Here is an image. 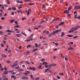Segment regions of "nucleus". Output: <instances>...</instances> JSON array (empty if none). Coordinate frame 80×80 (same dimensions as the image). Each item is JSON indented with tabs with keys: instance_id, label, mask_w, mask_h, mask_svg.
I'll return each instance as SVG.
<instances>
[{
	"instance_id": "f257e3e1",
	"label": "nucleus",
	"mask_w": 80,
	"mask_h": 80,
	"mask_svg": "<svg viewBox=\"0 0 80 80\" xmlns=\"http://www.w3.org/2000/svg\"><path fill=\"white\" fill-rule=\"evenodd\" d=\"M18 66V63H14L13 65L11 66V67L12 68H13V67H17Z\"/></svg>"
},
{
	"instance_id": "f03ea898",
	"label": "nucleus",
	"mask_w": 80,
	"mask_h": 80,
	"mask_svg": "<svg viewBox=\"0 0 80 80\" xmlns=\"http://www.w3.org/2000/svg\"><path fill=\"white\" fill-rule=\"evenodd\" d=\"M29 70H32L34 71L35 70H36V68H35L34 67H30L29 68Z\"/></svg>"
},
{
	"instance_id": "7ed1b4c3",
	"label": "nucleus",
	"mask_w": 80,
	"mask_h": 80,
	"mask_svg": "<svg viewBox=\"0 0 80 80\" xmlns=\"http://www.w3.org/2000/svg\"><path fill=\"white\" fill-rule=\"evenodd\" d=\"M21 78H22V79H26V80H28V78L27 77L24 76L21 77Z\"/></svg>"
},
{
	"instance_id": "20e7f679",
	"label": "nucleus",
	"mask_w": 80,
	"mask_h": 80,
	"mask_svg": "<svg viewBox=\"0 0 80 80\" xmlns=\"http://www.w3.org/2000/svg\"><path fill=\"white\" fill-rule=\"evenodd\" d=\"M11 78H13L14 80H16V77L15 76L12 75L11 76Z\"/></svg>"
},
{
	"instance_id": "39448f33",
	"label": "nucleus",
	"mask_w": 80,
	"mask_h": 80,
	"mask_svg": "<svg viewBox=\"0 0 80 80\" xmlns=\"http://www.w3.org/2000/svg\"><path fill=\"white\" fill-rule=\"evenodd\" d=\"M64 24H65V22H61L59 24V25L60 26L61 25H63Z\"/></svg>"
},
{
	"instance_id": "423d86ee",
	"label": "nucleus",
	"mask_w": 80,
	"mask_h": 80,
	"mask_svg": "<svg viewBox=\"0 0 80 80\" xmlns=\"http://www.w3.org/2000/svg\"><path fill=\"white\" fill-rule=\"evenodd\" d=\"M33 40V39L31 38L30 40L27 39L26 40H25L24 41V42H29V41H32Z\"/></svg>"
},
{
	"instance_id": "0eeeda50",
	"label": "nucleus",
	"mask_w": 80,
	"mask_h": 80,
	"mask_svg": "<svg viewBox=\"0 0 80 80\" xmlns=\"http://www.w3.org/2000/svg\"><path fill=\"white\" fill-rule=\"evenodd\" d=\"M72 6H71L68 9V10L69 12H70L72 10Z\"/></svg>"
},
{
	"instance_id": "6e6552de",
	"label": "nucleus",
	"mask_w": 80,
	"mask_h": 80,
	"mask_svg": "<svg viewBox=\"0 0 80 80\" xmlns=\"http://www.w3.org/2000/svg\"><path fill=\"white\" fill-rule=\"evenodd\" d=\"M80 28V26H77L75 28H74L76 30H77V29H78V28Z\"/></svg>"
},
{
	"instance_id": "1a4fd4ad",
	"label": "nucleus",
	"mask_w": 80,
	"mask_h": 80,
	"mask_svg": "<svg viewBox=\"0 0 80 80\" xmlns=\"http://www.w3.org/2000/svg\"><path fill=\"white\" fill-rule=\"evenodd\" d=\"M16 36L17 37H21L22 36V34H16Z\"/></svg>"
},
{
	"instance_id": "9d476101",
	"label": "nucleus",
	"mask_w": 80,
	"mask_h": 80,
	"mask_svg": "<svg viewBox=\"0 0 80 80\" xmlns=\"http://www.w3.org/2000/svg\"><path fill=\"white\" fill-rule=\"evenodd\" d=\"M58 30H57L56 31H55V32H54L53 33V34H55V33H58Z\"/></svg>"
},
{
	"instance_id": "9b49d317",
	"label": "nucleus",
	"mask_w": 80,
	"mask_h": 80,
	"mask_svg": "<svg viewBox=\"0 0 80 80\" xmlns=\"http://www.w3.org/2000/svg\"><path fill=\"white\" fill-rule=\"evenodd\" d=\"M64 13H66L67 14H68L69 13V11H68V10H66L64 12Z\"/></svg>"
},
{
	"instance_id": "f8f14e48",
	"label": "nucleus",
	"mask_w": 80,
	"mask_h": 80,
	"mask_svg": "<svg viewBox=\"0 0 80 80\" xmlns=\"http://www.w3.org/2000/svg\"><path fill=\"white\" fill-rule=\"evenodd\" d=\"M49 69H50V68H48L47 69H46L45 70V72H48Z\"/></svg>"
},
{
	"instance_id": "ddd939ff",
	"label": "nucleus",
	"mask_w": 80,
	"mask_h": 80,
	"mask_svg": "<svg viewBox=\"0 0 80 80\" xmlns=\"http://www.w3.org/2000/svg\"><path fill=\"white\" fill-rule=\"evenodd\" d=\"M64 33L63 32H62V34L61 35V37H63V36H64Z\"/></svg>"
},
{
	"instance_id": "4468645a",
	"label": "nucleus",
	"mask_w": 80,
	"mask_h": 80,
	"mask_svg": "<svg viewBox=\"0 0 80 80\" xmlns=\"http://www.w3.org/2000/svg\"><path fill=\"white\" fill-rule=\"evenodd\" d=\"M71 29L72 30V32H75V30H76L75 29V28H72Z\"/></svg>"
},
{
	"instance_id": "2eb2a0df",
	"label": "nucleus",
	"mask_w": 80,
	"mask_h": 80,
	"mask_svg": "<svg viewBox=\"0 0 80 80\" xmlns=\"http://www.w3.org/2000/svg\"><path fill=\"white\" fill-rule=\"evenodd\" d=\"M8 71H4L3 73L4 75H7V74L8 73Z\"/></svg>"
},
{
	"instance_id": "dca6fc26",
	"label": "nucleus",
	"mask_w": 80,
	"mask_h": 80,
	"mask_svg": "<svg viewBox=\"0 0 80 80\" xmlns=\"http://www.w3.org/2000/svg\"><path fill=\"white\" fill-rule=\"evenodd\" d=\"M38 50V48H35L32 50V52H35L36 51H37V50Z\"/></svg>"
},
{
	"instance_id": "f3484780",
	"label": "nucleus",
	"mask_w": 80,
	"mask_h": 80,
	"mask_svg": "<svg viewBox=\"0 0 80 80\" xmlns=\"http://www.w3.org/2000/svg\"><path fill=\"white\" fill-rule=\"evenodd\" d=\"M12 10H17V9L16 8L13 7L12 8Z\"/></svg>"
},
{
	"instance_id": "a211bd4d",
	"label": "nucleus",
	"mask_w": 80,
	"mask_h": 80,
	"mask_svg": "<svg viewBox=\"0 0 80 80\" xmlns=\"http://www.w3.org/2000/svg\"><path fill=\"white\" fill-rule=\"evenodd\" d=\"M54 35L53 32H52V33H51V34H49L48 35V37H51V36H52V35Z\"/></svg>"
},
{
	"instance_id": "6ab92c4d",
	"label": "nucleus",
	"mask_w": 80,
	"mask_h": 80,
	"mask_svg": "<svg viewBox=\"0 0 80 80\" xmlns=\"http://www.w3.org/2000/svg\"><path fill=\"white\" fill-rule=\"evenodd\" d=\"M47 62H43L42 63L43 65H47Z\"/></svg>"
},
{
	"instance_id": "aec40b11",
	"label": "nucleus",
	"mask_w": 80,
	"mask_h": 80,
	"mask_svg": "<svg viewBox=\"0 0 80 80\" xmlns=\"http://www.w3.org/2000/svg\"><path fill=\"white\" fill-rule=\"evenodd\" d=\"M30 77L31 79H32V80H34V78H33V75H32V74H31L30 75Z\"/></svg>"
},
{
	"instance_id": "412c9836",
	"label": "nucleus",
	"mask_w": 80,
	"mask_h": 80,
	"mask_svg": "<svg viewBox=\"0 0 80 80\" xmlns=\"http://www.w3.org/2000/svg\"><path fill=\"white\" fill-rule=\"evenodd\" d=\"M14 28H19V26H18V25H16L14 27Z\"/></svg>"
},
{
	"instance_id": "4be33fe9",
	"label": "nucleus",
	"mask_w": 80,
	"mask_h": 80,
	"mask_svg": "<svg viewBox=\"0 0 80 80\" xmlns=\"http://www.w3.org/2000/svg\"><path fill=\"white\" fill-rule=\"evenodd\" d=\"M26 73H27L28 74H29V73H30V72L29 71H25Z\"/></svg>"
},
{
	"instance_id": "5701e85b",
	"label": "nucleus",
	"mask_w": 80,
	"mask_h": 80,
	"mask_svg": "<svg viewBox=\"0 0 80 80\" xmlns=\"http://www.w3.org/2000/svg\"><path fill=\"white\" fill-rule=\"evenodd\" d=\"M67 37H73V36L72 35H68Z\"/></svg>"
},
{
	"instance_id": "b1692460",
	"label": "nucleus",
	"mask_w": 80,
	"mask_h": 80,
	"mask_svg": "<svg viewBox=\"0 0 80 80\" xmlns=\"http://www.w3.org/2000/svg\"><path fill=\"white\" fill-rule=\"evenodd\" d=\"M18 71H19V72H23L24 70H23V69H20L18 70Z\"/></svg>"
},
{
	"instance_id": "393cba45",
	"label": "nucleus",
	"mask_w": 80,
	"mask_h": 80,
	"mask_svg": "<svg viewBox=\"0 0 80 80\" xmlns=\"http://www.w3.org/2000/svg\"><path fill=\"white\" fill-rule=\"evenodd\" d=\"M6 3H7L8 4V5H9L10 4V1H9V0H7L6 1Z\"/></svg>"
},
{
	"instance_id": "a878e982",
	"label": "nucleus",
	"mask_w": 80,
	"mask_h": 80,
	"mask_svg": "<svg viewBox=\"0 0 80 80\" xmlns=\"http://www.w3.org/2000/svg\"><path fill=\"white\" fill-rule=\"evenodd\" d=\"M10 23H13V22H15V21H14V20H10Z\"/></svg>"
},
{
	"instance_id": "bb28decb",
	"label": "nucleus",
	"mask_w": 80,
	"mask_h": 80,
	"mask_svg": "<svg viewBox=\"0 0 80 80\" xmlns=\"http://www.w3.org/2000/svg\"><path fill=\"white\" fill-rule=\"evenodd\" d=\"M41 62H45V59L44 58L42 59L41 60Z\"/></svg>"
},
{
	"instance_id": "cd10ccee",
	"label": "nucleus",
	"mask_w": 80,
	"mask_h": 80,
	"mask_svg": "<svg viewBox=\"0 0 80 80\" xmlns=\"http://www.w3.org/2000/svg\"><path fill=\"white\" fill-rule=\"evenodd\" d=\"M73 32L72 31V30L71 29L68 32V33H72Z\"/></svg>"
},
{
	"instance_id": "c85d7f7f",
	"label": "nucleus",
	"mask_w": 80,
	"mask_h": 80,
	"mask_svg": "<svg viewBox=\"0 0 80 80\" xmlns=\"http://www.w3.org/2000/svg\"><path fill=\"white\" fill-rule=\"evenodd\" d=\"M51 65L53 67V66H54V67H55V66H56V64H55V63H52V64H51Z\"/></svg>"
},
{
	"instance_id": "c756f323",
	"label": "nucleus",
	"mask_w": 80,
	"mask_h": 80,
	"mask_svg": "<svg viewBox=\"0 0 80 80\" xmlns=\"http://www.w3.org/2000/svg\"><path fill=\"white\" fill-rule=\"evenodd\" d=\"M31 47V45L30 44L28 45L27 46V48H30Z\"/></svg>"
},
{
	"instance_id": "7c9ffc66",
	"label": "nucleus",
	"mask_w": 80,
	"mask_h": 80,
	"mask_svg": "<svg viewBox=\"0 0 80 80\" xmlns=\"http://www.w3.org/2000/svg\"><path fill=\"white\" fill-rule=\"evenodd\" d=\"M77 8H78V6L75 5L74 7V9L75 10H76V9H77Z\"/></svg>"
},
{
	"instance_id": "2f4dec72",
	"label": "nucleus",
	"mask_w": 80,
	"mask_h": 80,
	"mask_svg": "<svg viewBox=\"0 0 80 80\" xmlns=\"http://www.w3.org/2000/svg\"><path fill=\"white\" fill-rule=\"evenodd\" d=\"M2 58H3L4 57H6V55H5L3 54H2Z\"/></svg>"
},
{
	"instance_id": "473e14b6",
	"label": "nucleus",
	"mask_w": 80,
	"mask_h": 80,
	"mask_svg": "<svg viewBox=\"0 0 80 80\" xmlns=\"http://www.w3.org/2000/svg\"><path fill=\"white\" fill-rule=\"evenodd\" d=\"M25 62L27 64H28V65H30V64L28 62V61H25Z\"/></svg>"
},
{
	"instance_id": "72a5a7b5",
	"label": "nucleus",
	"mask_w": 80,
	"mask_h": 80,
	"mask_svg": "<svg viewBox=\"0 0 80 80\" xmlns=\"http://www.w3.org/2000/svg\"><path fill=\"white\" fill-rule=\"evenodd\" d=\"M78 36H74L73 37V38H74V39L77 38H78Z\"/></svg>"
},
{
	"instance_id": "f704fd0d",
	"label": "nucleus",
	"mask_w": 80,
	"mask_h": 80,
	"mask_svg": "<svg viewBox=\"0 0 80 80\" xmlns=\"http://www.w3.org/2000/svg\"><path fill=\"white\" fill-rule=\"evenodd\" d=\"M12 75H15L16 74V73L13 72L11 73Z\"/></svg>"
},
{
	"instance_id": "c9c22d12",
	"label": "nucleus",
	"mask_w": 80,
	"mask_h": 80,
	"mask_svg": "<svg viewBox=\"0 0 80 80\" xmlns=\"http://www.w3.org/2000/svg\"><path fill=\"white\" fill-rule=\"evenodd\" d=\"M3 80H8V78H5L3 79Z\"/></svg>"
},
{
	"instance_id": "e433bc0d",
	"label": "nucleus",
	"mask_w": 80,
	"mask_h": 80,
	"mask_svg": "<svg viewBox=\"0 0 80 80\" xmlns=\"http://www.w3.org/2000/svg\"><path fill=\"white\" fill-rule=\"evenodd\" d=\"M77 9H78V10H79V9H80V5H79L78 6Z\"/></svg>"
},
{
	"instance_id": "4c0bfd02",
	"label": "nucleus",
	"mask_w": 80,
	"mask_h": 80,
	"mask_svg": "<svg viewBox=\"0 0 80 80\" xmlns=\"http://www.w3.org/2000/svg\"><path fill=\"white\" fill-rule=\"evenodd\" d=\"M45 22H46V21H42L41 22V23H45Z\"/></svg>"
},
{
	"instance_id": "58836bf2",
	"label": "nucleus",
	"mask_w": 80,
	"mask_h": 80,
	"mask_svg": "<svg viewBox=\"0 0 80 80\" xmlns=\"http://www.w3.org/2000/svg\"><path fill=\"white\" fill-rule=\"evenodd\" d=\"M22 35H24L25 36V37H27V34H25V33H23V32H22Z\"/></svg>"
},
{
	"instance_id": "ea45409f",
	"label": "nucleus",
	"mask_w": 80,
	"mask_h": 80,
	"mask_svg": "<svg viewBox=\"0 0 80 80\" xmlns=\"http://www.w3.org/2000/svg\"><path fill=\"white\" fill-rule=\"evenodd\" d=\"M46 34H49V31H47V32H46Z\"/></svg>"
},
{
	"instance_id": "a19ab883",
	"label": "nucleus",
	"mask_w": 80,
	"mask_h": 80,
	"mask_svg": "<svg viewBox=\"0 0 80 80\" xmlns=\"http://www.w3.org/2000/svg\"><path fill=\"white\" fill-rule=\"evenodd\" d=\"M72 49H73V48L72 47H71V48H69L68 49V50H72Z\"/></svg>"
},
{
	"instance_id": "79ce46f5",
	"label": "nucleus",
	"mask_w": 80,
	"mask_h": 80,
	"mask_svg": "<svg viewBox=\"0 0 80 80\" xmlns=\"http://www.w3.org/2000/svg\"><path fill=\"white\" fill-rule=\"evenodd\" d=\"M33 36V34H32L30 35V38H32Z\"/></svg>"
},
{
	"instance_id": "37998d69",
	"label": "nucleus",
	"mask_w": 80,
	"mask_h": 80,
	"mask_svg": "<svg viewBox=\"0 0 80 80\" xmlns=\"http://www.w3.org/2000/svg\"><path fill=\"white\" fill-rule=\"evenodd\" d=\"M34 5V3H30L29 4V5L30 6H31V5Z\"/></svg>"
},
{
	"instance_id": "c03bdc74",
	"label": "nucleus",
	"mask_w": 80,
	"mask_h": 80,
	"mask_svg": "<svg viewBox=\"0 0 80 80\" xmlns=\"http://www.w3.org/2000/svg\"><path fill=\"white\" fill-rule=\"evenodd\" d=\"M58 19H59V17H58V18H56L55 19V21H56L57 20H58Z\"/></svg>"
},
{
	"instance_id": "a18cd8bd",
	"label": "nucleus",
	"mask_w": 80,
	"mask_h": 80,
	"mask_svg": "<svg viewBox=\"0 0 80 80\" xmlns=\"http://www.w3.org/2000/svg\"><path fill=\"white\" fill-rule=\"evenodd\" d=\"M5 18L4 17H3L1 18V20H5Z\"/></svg>"
},
{
	"instance_id": "49530a36",
	"label": "nucleus",
	"mask_w": 80,
	"mask_h": 80,
	"mask_svg": "<svg viewBox=\"0 0 80 80\" xmlns=\"http://www.w3.org/2000/svg\"><path fill=\"white\" fill-rule=\"evenodd\" d=\"M15 23L16 25H17L18 24V22L17 21H16L15 22Z\"/></svg>"
},
{
	"instance_id": "de8ad7c7",
	"label": "nucleus",
	"mask_w": 80,
	"mask_h": 80,
	"mask_svg": "<svg viewBox=\"0 0 80 80\" xmlns=\"http://www.w3.org/2000/svg\"><path fill=\"white\" fill-rule=\"evenodd\" d=\"M35 45H36V48H38V47H37L38 46V44H37V43H35Z\"/></svg>"
},
{
	"instance_id": "09e8293b",
	"label": "nucleus",
	"mask_w": 80,
	"mask_h": 80,
	"mask_svg": "<svg viewBox=\"0 0 80 80\" xmlns=\"http://www.w3.org/2000/svg\"><path fill=\"white\" fill-rule=\"evenodd\" d=\"M42 7L44 8H45V7H46L45 6V5L44 4H43L42 5Z\"/></svg>"
},
{
	"instance_id": "8fccbe9b",
	"label": "nucleus",
	"mask_w": 80,
	"mask_h": 80,
	"mask_svg": "<svg viewBox=\"0 0 80 80\" xmlns=\"http://www.w3.org/2000/svg\"><path fill=\"white\" fill-rule=\"evenodd\" d=\"M6 62L8 63H11V62H10V61H8H8H7Z\"/></svg>"
},
{
	"instance_id": "3c124183",
	"label": "nucleus",
	"mask_w": 80,
	"mask_h": 80,
	"mask_svg": "<svg viewBox=\"0 0 80 80\" xmlns=\"http://www.w3.org/2000/svg\"><path fill=\"white\" fill-rule=\"evenodd\" d=\"M30 38V37H28L27 38V39L28 40H30V39H32V38Z\"/></svg>"
},
{
	"instance_id": "603ef678",
	"label": "nucleus",
	"mask_w": 80,
	"mask_h": 80,
	"mask_svg": "<svg viewBox=\"0 0 80 80\" xmlns=\"http://www.w3.org/2000/svg\"><path fill=\"white\" fill-rule=\"evenodd\" d=\"M4 39L5 40H7V38H6L5 37H4Z\"/></svg>"
},
{
	"instance_id": "864d4df0",
	"label": "nucleus",
	"mask_w": 80,
	"mask_h": 80,
	"mask_svg": "<svg viewBox=\"0 0 80 80\" xmlns=\"http://www.w3.org/2000/svg\"><path fill=\"white\" fill-rule=\"evenodd\" d=\"M3 34V32L2 31H0V34L2 35Z\"/></svg>"
},
{
	"instance_id": "5fc2aeb1",
	"label": "nucleus",
	"mask_w": 80,
	"mask_h": 80,
	"mask_svg": "<svg viewBox=\"0 0 80 80\" xmlns=\"http://www.w3.org/2000/svg\"><path fill=\"white\" fill-rule=\"evenodd\" d=\"M4 7V6H3V5L2 4H0V7Z\"/></svg>"
},
{
	"instance_id": "6e6d98bb",
	"label": "nucleus",
	"mask_w": 80,
	"mask_h": 80,
	"mask_svg": "<svg viewBox=\"0 0 80 80\" xmlns=\"http://www.w3.org/2000/svg\"><path fill=\"white\" fill-rule=\"evenodd\" d=\"M14 29L15 31H17V30H18V29H17L14 28Z\"/></svg>"
},
{
	"instance_id": "4d7b16f0",
	"label": "nucleus",
	"mask_w": 80,
	"mask_h": 80,
	"mask_svg": "<svg viewBox=\"0 0 80 80\" xmlns=\"http://www.w3.org/2000/svg\"><path fill=\"white\" fill-rule=\"evenodd\" d=\"M28 12H31L32 11V10L30 9H28Z\"/></svg>"
},
{
	"instance_id": "13d9d810",
	"label": "nucleus",
	"mask_w": 80,
	"mask_h": 80,
	"mask_svg": "<svg viewBox=\"0 0 80 80\" xmlns=\"http://www.w3.org/2000/svg\"><path fill=\"white\" fill-rule=\"evenodd\" d=\"M40 78V77H38L36 78L35 80H38V79Z\"/></svg>"
},
{
	"instance_id": "bf43d9fd",
	"label": "nucleus",
	"mask_w": 80,
	"mask_h": 80,
	"mask_svg": "<svg viewBox=\"0 0 80 80\" xmlns=\"http://www.w3.org/2000/svg\"><path fill=\"white\" fill-rule=\"evenodd\" d=\"M24 55H27V52H24Z\"/></svg>"
},
{
	"instance_id": "052dcab7",
	"label": "nucleus",
	"mask_w": 80,
	"mask_h": 80,
	"mask_svg": "<svg viewBox=\"0 0 80 80\" xmlns=\"http://www.w3.org/2000/svg\"><path fill=\"white\" fill-rule=\"evenodd\" d=\"M57 78H58V79H60V77H59L58 76H57Z\"/></svg>"
},
{
	"instance_id": "680f3d73",
	"label": "nucleus",
	"mask_w": 80,
	"mask_h": 80,
	"mask_svg": "<svg viewBox=\"0 0 80 80\" xmlns=\"http://www.w3.org/2000/svg\"><path fill=\"white\" fill-rule=\"evenodd\" d=\"M3 42L4 43V44H6V43H7V42H6V41H3Z\"/></svg>"
},
{
	"instance_id": "e2e57ef3",
	"label": "nucleus",
	"mask_w": 80,
	"mask_h": 80,
	"mask_svg": "<svg viewBox=\"0 0 80 80\" xmlns=\"http://www.w3.org/2000/svg\"><path fill=\"white\" fill-rule=\"evenodd\" d=\"M1 45L2 46V47H4V44H3V43H1Z\"/></svg>"
},
{
	"instance_id": "0e129e2a",
	"label": "nucleus",
	"mask_w": 80,
	"mask_h": 80,
	"mask_svg": "<svg viewBox=\"0 0 80 80\" xmlns=\"http://www.w3.org/2000/svg\"><path fill=\"white\" fill-rule=\"evenodd\" d=\"M15 69H18V68H19V66H18L17 67L15 68Z\"/></svg>"
},
{
	"instance_id": "69168bd1",
	"label": "nucleus",
	"mask_w": 80,
	"mask_h": 80,
	"mask_svg": "<svg viewBox=\"0 0 80 80\" xmlns=\"http://www.w3.org/2000/svg\"><path fill=\"white\" fill-rule=\"evenodd\" d=\"M41 45V44H39L38 45L37 47L38 48L39 47H40V46Z\"/></svg>"
},
{
	"instance_id": "338daca9",
	"label": "nucleus",
	"mask_w": 80,
	"mask_h": 80,
	"mask_svg": "<svg viewBox=\"0 0 80 80\" xmlns=\"http://www.w3.org/2000/svg\"><path fill=\"white\" fill-rule=\"evenodd\" d=\"M25 19H26V18H22V20H25Z\"/></svg>"
},
{
	"instance_id": "774afa93",
	"label": "nucleus",
	"mask_w": 80,
	"mask_h": 80,
	"mask_svg": "<svg viewBox=\"0 0 80 80\" xmlns=\"http://www.w3.org/2000/svg\"><path fill=\"white\" fill-rule=\"evenodd\" d=\"M42 67L41 65H40L39 66V69H41V68Z\"/></svg>"
}]
</instances>
